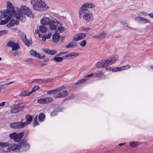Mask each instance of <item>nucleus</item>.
Masks as SVG:
<instances>
[{
  "label": "nucleus",
  "mask_w": 153,
  "mask_h": 153,
  "mask_svg": "<svg viewBox=\"0 0 153 153\" xmlns=\"http://www.w3.org/2000/svg\"><path fill=\"white\" fill-rule=\"evenodd\" d=\"M45 55H43L42 56H41V55L39 54V56L37 57L39 59H43L45 57Z\"/></svg>",
  "instance_id": "60"
},
{
  "label": "nucleus",
  "mask_w": 153,
  "mask_h": 153,
  "mask_svg": "<svg viewBox=\"0 0 153 153\" xmlns=\"http://www.w3.org/2000/svg\"><path fill=\"white\" fill-rule=\"evenodd\" d=\"M7 144V142H0V146H6Z\"/></svg>",
  "instance_id": "54"
},
{
  "label": "nucleus",
  "mask_w": 153,
  "mask_h": 153,
  "mask_svg": "<svg viewBox=\"0 0 153 153\" xmlns=\"http://www.w3.org/2000/svg\"><path fill=\"white\" fill-rule=\"evenodd\" d=\"M49 25L51 30H55L56 31L59 27H62L60 23L56 20H51Z\"/></svg>",
  "instance_id": "5"
},
{
  "label": "nucleus",
  "mask_w": 153,
  "mask_h": 153,
  "mask_svg": "<svg viewBox=\"0 0 153 153\" xmlns=\"http://www.w3.org/2000/svg\"><path fill=\"white\" fill-rule=\"evenodd\" d=\"M86 44V41L85 40H83L80 43V45L81 46H85Z\"/></svg>",
  "instance_id": "51"
},
{
  "label": "nucleus",
  "mask_w": 153,
  "mask_h": 153,
  "mask_svg": "<svg viewBox=\"0 0 153 153\" xmlns=\"http://www.w3.org/2000/svg\"><path fill=\"white\" fill-rule=\"evenodd\" d=\"M106 69L107 70H109L110 71H112L115 72L122 71V68L119 67H115L114 68H111L109 67H108L106 68Z\"/></svg>",
  "instance_id": "21"
},
{
  "label": "nucleus",
  "mask_w": 153,
  "mask_h": 153,
  "mask_svg": "<svg viewBox=\"0 0 153 153\" xmlns=\"http://www.w3.org/2000/svg\"><path fill=\"white\" fill-rule=\"evenodd\" d=\"M75 97V95L74 94H72L70 96H69L68 100H71L74 98Z\"/></svg>",
  "instance_id": "55"
},
{
  "label": "nucleus",
  "mask_w": 153,
  "mask_h": 153,
  "mask_svg": "<svg viewBox=\"0 0 153 153\" xmlns=\"http://www.w3.org/2000/svg\"><path fill=\"white\" fill-rule=\"evenodd\" d=\"M45 116L43 113H41L40 114L38 117V119L39 121L40 122H43L45 119Z\"/></svg>",
  "instance_id": "27"
},
{
  "label": "nucleus",
  "mask_w": 153,
  "mask_h": 153,
  "mask_svg": "<svg viewBox=\"0 0 153 153\" xmlns=\"http://www.w3.org/2000/svg\"><path fill=\"white\" fill-rule=\"evenodd\" d=\"M33 60V59H32L31 58H28L26 59H25L24 60V62H32Z\"/></svg>",
  "instance_id": "53"
},
{
  "label": "nucleus",
  "mask_w": 153,
  "mask_h": 153,
  "mask_svg": "<svg viewBox=\"0 0 153 153\" xmlns=\"http://www.w3.org/2000/svg\"><path fill=\"white\" fill-rule=\"evenodd\" d=\"M51 50H50L49 49H43V51L47 53H48V54H51Z\"/></svg>",
  "instance_id": "52"
},
{
  "label": "nucleus",
  "mask_w": 153,
  "mask_h": 153,
  "mask_svg": "<svg viewBox=\"0 0 153 153\" xmlns=\"http://www.w3.org/2000/svg\"><path fill=\"white\" fill-rule=\"evenodd\" d=\"M64 28L63 27H59L56 30V33H54L52 37V41L53 42H57L59 39V33L64 31Z\"/></svg>",
  "instance_id": "3"
},
{
  "label": "nucleus",
  "mask_w": 153,
  "mask_h": 153,
  "mask_svg": "<svg viewBox=\"0 0 153 153\" xmlns=\"http://www.w3.org/2000/svg\"><path fill=\"white\" fill-rule=\"evenodd\" d=\"M60 92V95L61 97H64L66 96H67L68 94V93L66 91H62Z\"/></svg>",
  "instance_id": "31"
},
{
  "label": "nucleus",
  "mask_w": 153,
  "mask_h": 153,
  "mask_svg": "<svg viewBox=\"0 0 153 153\" xmlns=\"http://www.w3.org/2000/svg\"><path fill=\"white\" fill-rule=\"evenodd\" d=\"M19 53V51H16L13 52V54L14 56H16L18 55Z\"/></svg>",
  "instance_id": "57"
},
{
  "label": "nucleus",
  "mask_w": 153,
  "mask_h": 153,
  "mask_svg": "<svg viewBox=\"0 0 153 153\" xmlns=\"http://www.w3.org/2000/svg\"><path fill=\"white\" fill-rule=\"evenodd\" d=\"M23 123L22 121L21 122H16L11 123L10 124V126L11 128H19L20 127L21 128H24V126H22V124Z\"/></svg>",
  "instance_id": "9"
},
{
  "label": "nucleus",
  "mask_w": 153,
  "mask_h": 153,
  "mask_svg": "<svg viewBox=\"0 0 153 153\" xmlns=\"http://www.w3.org/2000/svg\"><path fill=\"white\" fill-rule=\"evenodd\" d=\"M19 23V21H16L14 19H12L10 22L7 25V26L8 27H10L13 26L14 24L18 25Z\"/></svg>",
  "instance_id": "22"
},
{
  "label": "nucleus",
  "mask_w": 153,
  "mask_h": 153,
  "mask_svg": "<svg viewBox=\"0 0 153 153\" xmlns=\"http://www.w3.org/2000/svg\"><path fill=\"white\" fill-rule=\"evenodd\" d=\"M61 110L60 108H56L53 110L51 114V116L52 117H53L56 116L59 112L61 111Z\"/></svg>",
  "instance_id": "23"
},
{
  "label": "nucleus",
  "mask_w": 153,
  "mask_h": 153,
  "mask_svg": "<svg viewBox=\"0 0 153 153\" xmlns=\"http://www.w3.org/2000/svg\"><path fill=\"white\" fill-rule=\"evenodd\" d=\"M120 23L122 25H124V26H126L127 27V29H132L133 28L130 27L128 26V25L127 23H126V22L123 21H122L120 22Z\"/></svg>",
  "instance_id": "34"
},
{
  "label": "nucleus",
  "mask_w": 153,
  "mask_h": 153,
  "mask_svg": "<svg viewBox=\"0 0 153 153\" xmlns=\"http://www.w3.org/2000/svg\"><path fill=\"white\" fill-rule=\"evenodd\" d=\"M6 10H2L0 11L1 15L0 20L5 18L7 16L11 18L12 16L15 17L17 19L25 22L26 19L25 15L31 18H33L34 15L30 9L27 7L22 5L20 8L13 6L10 2L8 1Z\"/></svg>",
  "instance_id": "1"
},
{
  "label": "nucleus",
  "mask_w": 153,
  "mask_h": 153,
  "mask_svg": "<svg viewBox=\"0 0 153 153\" xmlns=\"http://www.w3.org/2000/svg\"><path fill=\"white\" fill-rule=\"evenodd\" d=\"M119 58V55H115L109 57L107 59V63L108 65H111L114 63Z\"/></svg>",
  "instance_id": "7"
},
{
  "label": "nucleus",
  "mask_w": 153,
  "mask_h": 153,
  "mask_svg": "<svg viewBox=\"0 0 153 153\" xmlns=\"http://www.w3.org/2000/svg\"><path fill=\"white\" fill-rule=\"evenodd\" d=\"M39 29L40 31L42 33H45L47 31L46 27L43 25H41L39 27Z\"/></svg>",
  "instance_id": "30"
},
{
  "label": "nucleus",
  "mask_w": 153,
  "mask_h": 153,
  "mask_svg": "<svg viewBox=\"0 0 153 153\" xmlns=\"http://www.w3.org/2000/svg\"><path fill=\"white\" fill-rule=\"evenodd\" d=\"M30 3L33 5L34 9L37 11H42L49 8V7L46 5L45 2L41 0H31Z\"/></svg>",
  "instance_id": "2"
},
{
  "label": "nucleus",
  "mask_w": 153,
  "mask_h": 153,
  "mask_svg": "<svg viewBox=\"0 0 153 153\" xmlns=\"http://www.w3.org/2000/svg\"><path fill=\"white\" fill-rule=\"evenodd\" d=\"M5 85V84L0 85V92H2L3 91Z\"/></svg>",
  "instance_id": "50"
},
{
  "label": "nucleus",
  "mask_w": 153,
  "mask_h": 153,
  "mask_svg": "<svg viewBox=\"0 0 153 153\" xmlns=\"http://www.w3.org/2000/svg\"><path fill=\"white\" fill-rule=\"evenodd\" d=\"M97 77H99L101 79H103L105 78V76L104 74L100 71H98L95 73Z\"/></svg>",
  "instance_id": "25"
},
{
  "label": "nucleus",
  "mask_w": 153,
  "mask_h": 153,
  "mask_svg": "<svg viewBox=\"0 0 153 153\" xmlns=\"http://www.w3.org/2000/svg\"><path fill=\"white\" fill-rule=\"evenodd\" d=\"M23 107L22 106H17L16 107H12L11 110V112L13 114H16L22 111Z\"/></svg>",
  "instance_id": "18"
},
{
  "label": "nucleus",
  "mask_w": 153,
  "mask_h": 153,
  "mask_svg": "<svg viewBox=\"0 0 153 153\" xmlns=\"http://www.w3.org/2000/svg\"><path fill=\"white\" fill-rule=\"evenodd\" d=\"M139 145L138 142L136 141H132L130 143V146L132 147H135Z\"/></svg>",
  "instance_id": "29"
},
{
  "label": "nucleus",
  "mask_w": 153,
  "mask_h": 153,
  "mask_svg": "<svg viewBox=\"0 0 153 153\" xmlns=\"http://www.w3.org/2000/svg\"><path fill=\"white\" fill-rule=\"evenodd\" d=\"M130 66L129 65H126L123 66L122 67H121V68H122V70H127L129 69L130 68Z\"/></svg>",
  "instance_id": "47"
},
{
  "label": "nucleus",
  "mask_w": 153,
  "mask_h": 153,
  "mask_svg": "<svg viewBox=\"0 0 153 153\" xmlns=\"http://www.w3.org/2000/svg\"><path fill=\"white\" fill-rule=\"evenodd\" d=\"M52 35V34L51 33H50L48 34V35L46 37L47 39H49L51 38Z\"/></svg>",
  "instance_id": "61"
},
{
  "label": "nucleus",
  "mask_w": 153,
  "mask_h": 153,
  "mask_svg": "<svg viewBox=\"0 0 153 153\" xmlns=\"http://www.w3.org/2000/svg\"><path fill=\"white\" fill-rule=\"evenodd\" d=\"M6 19L4 20H1L0 22V25H4L8 22L11 19V18L8 16H7L6 18Z\"/></svg>",
  "instance_id": "26"
},
{
  "label": "nucleus",
  "mask_w": 153,
  "mask_h": 153,
  "mask_svg": "<svg viewBox=\"0 0 153 153\" xmlns=\"http://www.w3.org/2000/svg\"><path fill=\"white\" fill-rule=\"evenodd\" d=\"M37 115H36L34 120V126H35L39 125V123L37 122Z\"/></svg>",
  "instance_id": "42"
},
{
  "label": "nucleus",
  "mask_w": 153,
  "mask_h": 153,
  "mask_svg": "<svg viewBox=\"0 0 153 153\" xmlns=\"http://www.w3.org/2000/svg\"><path fill=\"white\" fill-rule=\"evenodd\" d=\"M79 18L82 17L85 20H86V3H85L80 8L79 10Z\"/></svg>",
  "instance_id": "6"
},
{
  "label": "nucleus",
  "mask_w": 153,
  "mask_h": 153,
  "mask_svg": "<svg viewBox=\"0 0 153 153\" xmlns=\"http://www.w3.org/2000/svg\"><path fill=\"white\" fill-rule=\"evenodd\" d=\"M46 39H47L46 37H43L42 39V41L44 42H45L46 40Z\"/></svg>",
  "instance_id": "63"
},
{
  "label": "nucleus",
  "mask_w": 153,
  "mask_h": 153,
  "mask_svg": "<svg viewBox=\"0 0 153 153\" xmlns=\"http://www.w3.org/2000/svg\"><path fill=\"white\" fill-rule=\"evenodd\" d=\"M9 146L10 151L12 150L16 152H20L19 144L18 145L16 144H11L9 145Z\"/></svg>",
  "instance_id": "12"
},
{
  "label": "nucleus",
  "mask_w": 153,
  "mask_h": 153,
  "mask_svg": "<svg viewBox=\"0 0 153 153\" xmlns=\"http://www.w3.org/2000/svg\"><path fill=\"white\" fill-rule=\"evenodd\" d=\"M147 23H150V22L149 20L147 19H145L143 17H142L141 23L145 24Z\"/></svg>",
  "instance_id": "36"
},
{
  "label": "nucleus",
  "mask_w": 153,
  "mask_h": 153,
  "mask_svg": "<svg viewBox=\"0 0 153 153\" xmlns=\"http://www.w3.org/2000/svg\"><path fill=\"white\" fill-rule=\"evenodd\" d=\"M64 89L65 88L64 87L62 86L57 89L48 91L47 92V94H53V95H54L56 92L61 91L64 90Z\"/></svg>",
  "instance_id": "14"
},
{
  "label": "nucleus",
  "mask_w": 153,
  "mask_h": 153,
  "mask_svg": "<svg viewBox=\"0 0 153 153\" xmlns=\"http://www.w3.org/2000/svg\"><path fill=\"white\" fill-rule=\"evenodd\" d=\"M75 45H74L73 43H70L68 45L66 46V48H71L74 47L75 46Z\"/></svg>",
  "instance_id": "49"
},
{
  "label": "nucleus",
  "mask_w": 153,
  "mask_h": 153,
  "mask_svg": "<svg viewBox=\"0 0 153 153\" xmlns=\"http://www.w3.org/2000/svg\"><path fill=\"white\" fill-rule=\"evenodd\" d=\"M86 81V79L85 78L82 79H79L77 82L75 83L74 84L76 85L79 84H81L83 83Z\"/></svg>",
  "instance_id": "37"
},
{
  "label": "nucleus",
  "mask_w": 153,
  "mask_h": 153,
  "mask_svg": "<svg viewBox=\"0 0 153 153\" xmlns=\"http://www.w3.org/2000/svg\"><path fill=\"white\" fill-rule=\"evenodd\" d=\"M58 92H56L53 95V96L55 98H60L61 97L60 95V93H57Z\"/></svg>",
  "instance_id": "48"
},
{
  "label": "nucleus",
  "mask_w": 153,
  "mask_h": 153,
  "mask_svg": "<svg viewBox=\"0 0 153 153\" xmlns=\"http://www.w3.org/2000/svg\"><path fill=\"white\" fill-rule=\"evenodd\" d=\"M53 100L52 98L51 97H47L44 98L39 99L37 101L40 104H45L51 102Z\"/></svg>",
  "instance_id": "13"
},
{
  "label": "nucleus",
  "mask_w": 153,
  "mask_h": 153,
  "mask_svg": "<svg viewBox=\"0 0 153 153\" xmlns=\"http://www.w3.org/2000/svg\"><path fill=\"white\" fill-rule=\"evenodd\" d=\"M16 133H13L10 134V137L11 139H13L14 140V139L15 137Z\"/></svg>",
  "instance_id": "46"
},
{
  "label": "nucleus",
  "mask_w": 153,
  "mask_h": 153,
  "mask_svg": "<svg viewBox=\"0 0 153 153\" xmlns=\"http://www.w3.org/2000/svg\"><path fill=\"white\" fill-rule=\"evenodd\" d=\"M52 80L53 79L50 78H46L45 79V80L46 82H50L52 81Z\"/></svg>",
  "instance_id": "59"
},
{
  "label": "nucleus",
  "mask_w": 153,
  "mask_h": 153,
  "mask_svg": "<svg viewBox=\"0 0 153 153\" xmlns=\"http://www.w3.org/2000/svg\"><path fill=\"white\" fill-rule=\"evenodd\" d=\"M5 103V102H3L0 103V107L4 106Z\"/></svg>",
  "instance_id": "62"
},
{
  "label": "nucleus",
  "mask_w": 153,
  "mask_h": 153,
  "mask_svg": "<svg viewBox=\"0 0 153 153\" xmlns=\"http://www.w3.org/2000/svg\"><path fill=\"white\" fill-rule=\"evenodd\" d=\"M39 88V87L38 85H36L33 87L31 91L30 92V94H31L33 92L36 91Z\"/></svg>",
  "instance_id": "35"
},
{
  "label": "nucleus",
  "mask_w": 153,
  "mask_h": 153,
  "mask_svg": "<svg viewBox=\"0 0 153 153\" xmlns=\"http://www.w3.org/2000/svg\"><path fill=\"white\" fill-rule=\"evenodd\" d=\"M24 44L27 46H29L30 45V41L26 39L23 42Z\"/></svg>",
  "instance_id": "43"
},
{
  "label": "nucleus",
  "mask_w": 153,
  "mask_h": 153,
  "mask_svg": "<svg viewBox=\"0 0 153 153\" xmlns=\"http://www.w3.org/2000/svg\"><path fill=\"white\" fill-rule=\"evenodd\" d=\"M107 59L100 61L96 64V67L98 68L106 67L107 65H108L107 63Z\"/></svg>",
  "instance_id": "11"
},
{
  "label": "nucleus",
  "mask_w": 153,
  "mask_h": 153,
  "mask_svg": "<svg viewBox=\"0 0 153 153\" xmlns=\"http://www.w3.org/2000/svg\"><path fill=\"white\" fill-rule=\"evenodd\" d=\"M50 22L51 20H50V19L49 18L45 17H44L41 19L40 21V23L41 24L47 25H49Z\"/></svg>",
  "instance_id": "17"
},
{
  "label": "nucleus",
  "mask_w": 153,
  "mask_h": 153,
  "mask_svg": "<svg viewBox=\"0 0 153 153\" xmlns=\"http://www.w3.org/2000/svg\"><path fill=\"white\" fill-rule=\"evenodd\" d=\"M7 144L6 146H3V148L2 149V151L4 152H7L10 151L9 145L7 143Z\"/></svg>",
  "instance_id": "24"
},
{
  "label": "nucleus",
  "mask_w": 153,
  "mask_h": 153,
  "mask_svg": "<svg viewBox=\"0 0 153 153\" xmlns=\"http://www.w3.org/2000/svg\"><path fill=\"white\" fill-rule=\"evenodd\" d=\"M94 75V74L93 73H91L90 74H87V80L88 79V77H91L92 76Z\"/></svg>",
  "instance_id": "56"
},
{
  "label": "nucleus",
  "mask_w": 153,
  "mask_h": 153,
  "mask_svg": "<svg viewBox=\"0 0 153 153\" xmlns=\"http://www.w3.org/2000/svg\"><path fill=\"white\" fill-rule=\"evenodd\" d=\"M95 6L94 4L91 2H87V8H92Z\"/></svg>",
  "instance_id": "32"
},
{
  "label": "nucleus",
  "mask_w": 153,
  "mask_h": 153,
  "mask_svg": "<svg viewBox=\"0 0 153 153\" xmlns=\"http://www.w3.org/2000/svg\"><path fill=\"white\" fill-rule=\"evenodd\" d=\"M24 133L23 132H21L18 134L16 133L15 137L14 139V141L15 142H17L19 141L24 136Z\"/></svg>",
  "instance_id": "20"
},
{
  "label": "nucleus",
  "mask_w": 153,
  "mask_h": 153,
  "mask_svg": "<svg viewBox=\"0 0 153 153\" xmlns=\"http://www.w3.org/2000/svg\"><path fill=\"white\" fill-rule=\"evenodd\" d=\"M142 17L137 16L134 19L135 21L137 23H141Z\"/></svg>",
  "instance_id": "38"
},
{
  "label": "nucleus",
  "mask_w": 153,
  "mask_h": 153,
  "mask_svg": "<svg viewBox=\"0 0 153 153\" xmlns=\"http://www.w3.org/2000/svg\"><path fill=\"white\" fill-rule=\"evenodd\" d=\"M30 53L32 55L37 57L39 56V53H38L36 51L33 50L30 51Z\"/></svg>",
  "instance_id": "28"
},
{
  "label": "nucleus",
  "mask_w": 153,
  "mask_h": 153,
  "mask_svg": "<svg viewBox=\"0 0 153 153\" xmlns=\"http://www.w3.org/2000/svg\"><path fill=\"white\" fill-rule=\"evenodd\" d=\"M139 15L140 16H149V14H148L147 13L144 12H141L139 13Z\"/></svg>",
  "instance_id": "41"
},
{
  "label": "nucleus",
  "mask_w": 153,
  "mask_h": 153,
  "mask_svg": "<svg viewBox=\"0 0 153 153\" xmlns=\"http://www.w3.org/2000/svg\"><path fill=\"white\" fill-rule=\"evenodd\" d=\"M106 34L105 31H103L102 33L93 36V37L96 39H102L106 37Z\"/></svg>",
  "instance_id": "19"
},
{
  "label": "nucleus",
  "mask_w": 153,
  "mask_h": 153,
  "mask_svg": "<svg viewBox=\"0 0 153 153\" xmlns=\"http://www.w3.org/2000/svg\"><path fill=\"white\" fill-rule=\"evenodd\" d=\"M8 32L7 30H2L0 31V36H1L2 35H4Z\"/></svg>",
  "instance_id": "44"
},
{
  "label": "nucleus",
  "mask_w": 153,
  "mask_h": 153,
  "mask_svg": "<svg viewBox=\"0 0 153 153\" xmlns=\"http://www.w3.org/2000/svg\"><path fill=\"white\" fill-rule=\"evenodd\" d=\"M19 144L20 152L27 151L30 148L29 144L25 140H22Z\"/></svg>",
  "instance_id": "4"
},
{
  "label": "nucleus",
  "mask_w": 153,
  "mask_h": 153,
  "mask_svg": "<svg viewBox=\"0 0 153 153\" xmlns=\"http://www.w3.org/2000/svg\"><path fill=\"white\" fill-rule=\"evenodd\" d=\"M51 55H53L56 53V51L54 50H51Z\"/></svg>",
  "instance_id": "58"
},
{
  "label": "nucleus",
  "mask_w": 153,
  "mask_h": 153,
  "mask_svg": "<svg viewBox=\"0 0 153 153\" xmlns=\"http://www.w3.org/2000/svg\"><path fill=\"white\" fill-rule=\"evenodd\" d=\"M7 45L9 47L12 48V50H17L19 48V44L16 42H15L12 41H10L7 44Z\"/></svg>",
  "instance_id": "8"
},
{
  "label": "nucleus",
  "mask_w": 153,
  "mask_h": 153,
  "mask_svg": "<svg viewBox=\"0 0 153 153\" xmlns=\"http://www.w3.org/2000/svg\"><path fill=\"white\" fill-rule=\"evenodd\" d=\"M21 38L23 42L26 39V34L24 33H22L21 36Z\"/></svg>",
  "instance_id": "45"
},
{
  "label": "nucleus",
  "mask_w": 153,
  "mask_h": 153,
  "mask_svg": "<svg viewBox=\"0 0 153 153\" xmlns=\"http://www.w3.org/2000/svg\"><path fill=\"white\" fill-rule=\"evenodd\" d=\"M53 59L54 61H55L56 62H61L63 60V58L62 57H55Z\"/></svg>",
  "instance_id": "33"
},
{
  "label": "nucleus",
  "mask_w": 153,
  "mask_h": 153,
  "mask_svg": "<svg viewBox=\"0 0 153 153\" xmlns=\"http://www.w3.org/2000/svg\"><path fill=\"white\" fill-rule=\"evenodd\" d=\"M149 16L150 17L152 18L153 19V13L149 14Z\"/></svg>",
  "instance_id": "64"
},
{
  "label": "nucleus",
  "mask_w": 153,
  "mask_h": 153,
  "mask_svg": "<svg viewBox=\"0 0 153 153\" xmlns=\"http://www.w3.org/2000/svg\"><path fill=\"white\" fill-rule=\"evenodd\" d=\"M30 92L27 93L25 91H23L22 93H20L19 94V96L21 97H24L26 96H28L30 95Z\"/></svg>",
  "instance_id": "39"
},
{
  "label": "nucleus",
  "mask_w": 153,
  "mask_h": 153,
  "mask_svg": "<svg viewBox=\"0 0 153 153\" xmlns=\"http://www.w3.org/2000/svg\"><path fill=\"white\" fill-rule=\"evenodd\" d=\"M78 54L74 52H71L68 54H67L65 56V57H67L68 56H76L78 55Z\"/></svg>",
  "instance_id": "40"
},
{
  "label": "nucleus",
  "mask_w": 153,
  "mask_h": 153,
  "mask_svg": "<svg viewBox=\"0 0 153 153\" xmlns=\"http://www.w3.org/2000/svg\"><path fill=\"white\" fill-rule=\"evenodd\" d=\"M25 119L26 120V121L24 122H23L22 124V126H24L25 127L28 124L30 123L33 120V117L31 115L27 114L26 115Z\"/></svg>",
  "instance_id": "10"
},
{
  "label": "nucleus",
  "mask_w": 153,
  "mask_h": 153,
  "mask_svg": "<svg viewBox=\"0 0 153 153\" xmlns=\"http://www.w3.org/2000/svg\"><path fill=\"white\" fill-rule=\"evenodd\" d=\"M85 36V34L84 33H79L76 34L74 38V40L75 41H78L81 40Z\"/></svg>",
  "instance_id": "16"
},
{
  "label": "nucleus",
  "mask_w": 153,
  "mask_h": 153,
  "mask_svg": "<svg viewBox=\"0 0 153 153\" xmlns=\"http://www.w3.org/2000/svg\"><path fill=\"white\" fill-rule=\"evenodd\" d=\"M94 19L93 15L91 12L88 11L87 12V23H91Z\"/></svg>",
  "instance_id": "15"
}]
</instances>
